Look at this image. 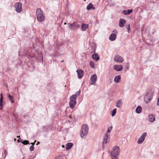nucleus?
Returning <instances> with one entry per match:
<instances>
[{
  "label": "nucleus",
  "instance_id": "obj_51",
  "mask_svg": "<svg viewBox=\"0 0 159 159\" xmlns=\"http://www.w3.org/2000/svg\"><path fill=\"white\" fill-rule=\"evenodd\" d=\"M62 147H64V146H63V145H62Z\"/></svg>",
  "mask_w": 159,
  "mask_h": 159
},
{
  "label": "nucleus",
  "instance_id": "obj_24",
  "mask_svg": "<svg viewBox=\"0 0 159 159\" xmlns=\"http://www.w3.org/2000/svg\"><path fill=\"white\" fill-rule=\"evenodd\" d=\"M73 144L71 143H68L66 145V148L67 150H68L70 149L72 147Z\"/></svg>",
  "mask_w": 159,
  "mask_h": 159
},
{
  "label": "nucleus",
  "instance_id": "obj_23",
  "mask_svg": "<svg viewBox=\"0 0 159 159\" xmlns=\"http://www.w3.org/2000/svg\"><path fill=\"white\" fill-rule=\"evenodd\" d=\"M95 8L93 6V4L90 3H89L86 7V9L87 10H89L91 9H95Z\"/></svg>",
  "mask_w": 159,
  "mask_h": 159
},
{
  "label": "nucleus",
  "instance_id": "obj_10",
  "mask_svg": "<svg viewBox=\"0 0 159 159\" xmlns=\"http://www.w3.org/2000/svg\"><path fill=\"white\" fill-rule=\"evenodd\" d=\"M110 136L108 135H104L102 142L103 147L105 146L107 144L109 143L110 138Z\"/></svg>",
  "mask_w": 159,
  "mask_h": 159
},
{
  "label": "nucleus",
  "instance_id": "obj_7",
  "mask_svg": "<svg viewBox=\"0 0 159 159\" xmlns=\"http://www.w3.org/2000/svg\"><path fill=\"white\" fill-rule=\"evenodd\" d=\"M22 4L19 2H18L15 4V7L16 11L18 13L21 12L22 11Z\"/></svg>",
  "mask_w": 159,
  "mask_h": 159
},
{
  "label": "nucleus",
  "instance_id": "obj_35",
  "mask_svg": "<svg viewBox=\"0 0 159 159\" xmlns=\"http://www.w3.org/2000/svg\"><path fill=\"white\" fill-rule=\"evenodd\" d=\"M61 156H59L57 157L55 159H60Z\"/></svg>",
  "mask_w": 159,
  "mask_h": 159
},
{
  "label": "nucleus",
  "instance_id": "obj_17",
  "mask_svg": "<svg viewBox=\"0 0 159 159\" xmlns=\"http://www.w3.org/2000/svg\"><path fill=\"white\" fill-rule=\"evenodd\" d=\"M116 35L114 33H112L110 36L109 39L111 41H113L116 40Z\"/></svg>",
  "mask_w": 159,
  "mask_h": 159
},
{
  "label": "nucleus",
  "instance_id": "obj_48",
  "mask_svg": "<svg viewBox=\"0 0 159 159\" xmlns=\"http://www.w3.org/2000/svg\"><path fill=\"white\" fill-rule=\"evenodd\" d=\"M63 60L61 61V62H63Z\"/></svg>",
  "mask_w": 159,
  "mask_h": 159
},
{
  "label": "nucleus",
  "instance_id": "obj_16",
  "mask_svg": "<svg viewBox=\"0 0 159 159\" xmlns=\"http://www.w3.org/2000/svg\"><path fill=\"white\" fill-rule=\"evenodd\" d=\"M122 101L121 99H120L117 101L116 102V107L120 108L122 106Z\"/></svg>",
  "mask_w": 159,
  "mask_h": 159
},
{
  "label": "nucleus",
  "instance_id": "obj_22",
  "mask_svg": "<svg viewBox=\"0 0 159 159\" xmlns=\"http://www.w3.org/2000/svg\"><path fill=\"white\" fill-rule=\"evenodd\" d=\"M133 11L132 9H129L128 10H124L123 11V13L125 15H128L131 13Z\"/></svg>",
  "mask_w": 159,
  "mask_h": 159
},
{
  "label": "nucleus",
  "instance_id": "obj_11",
  "mask_svg": "<svg viewBox=\"0 0 159 159\" xmlns=\"http://www.w3.org/2000/svg\"><path fill=\"white\" fill-rule=\"evenodd\" d=\"M97 80V76L95 74L93 75L90 77V84L91 85L94 84L96 82Z\"/></svg>",
  "mask_w": 159,
  "mask_h": 159
},
{
  "label": "nucleus",
  "instance_id": "obj_9",
  "mask_svg": "<svg viewBox=\"0 0 159 159\" xmlns=\"http://www.w3.org/2000/svg\"><path fill=\"white\" fill-rule=\"evenodd\" d=\"M114 60L115 62L119 63H122L124 61L123 57L119 55L115 56Z\"/></svg>",
  "mask_w": 159,
  "mask_h": 159
},
{
  "label": "nucleus",
  "instance_id": "obj_15",
  "mask_svg": "<svg viewBox=\"0 0 159 159\" xmlns=\"http://www.w3.org/2000/svg\"><path fill=\"white\" fill-rule=\"evenodd\" d=\"M126 20L123 19H120L119 22V26L121 27H123L126 23Z\"/></svg>",
  "mask_w": 159,
  "mask_h": 159
},
{
  "label": "nucleus",
  "instance_id": "obj_34",
  "mask_svg": "<svg viewBox=\"0 0 159 159\" xmlns=\"http://www.w3.org/2000/svg\"><path fill=\"white\" fill-rule=\"evenodd\" d=\"M4 154H5V157H6V156H7V151L6 149H4Z\"/></svg>",
  "mask_w": 159,
  "mask_h": 159
},
{
  "label": "nucleus",
  "instance_id": "obj_44",
  "mask_svg": "<svg viewBox=\"0 0 159 159\" xmlns=\"http://www.w3.org/2000/svg\"><path fill=\"white\" fill-rule=\"evenodd\" d=\"M37 143H40L39 142H38Z\"/></svg>",
  "mask_w": 159,
  "mask_h": 159
},
{
  "label": "nucleus",
  "instance_id": "obj_3",
  "mask_svg": "<svg viewBox=\"0 0 159 159\" xmlns=\"http://www.w3.org/2000/svg\"><path fill=\"white\" fill-rule=\"evenodd\" d=\"M36 14L37 20L40 22L43 21L45 17L43 15V11L40 8H38L36 11Z\"/></svg>",
  "mask_w": 159,
  "mask_h": 159
},
{
  "label": "nucleus",
  "instance_id": "obj_28",
  "mask_svg": "<svg viewBox=\"0 0 159 159\" xmlns=\"http://www.w3.org/2000/svg\"><path fill=\"white\" fill-rule=\"evenodd\" d=\"M8 97L11 103H13L14 102V100L12 96H11L10 94H9L8 95Z\"/></svg>",
  "mask_w": 159,
  "mask_h": 159
},
{
  "label": "nucleus",
  "instance_id": "obj_49",
  "mask_svg": "<svg viewBox=\"0 0 159 159\" xmlns=\"http://www.w3.org/2000/svg\"><path fill=\"white\" fill-rule=\"evenodd\" d=\"M36 140H35V141H34V143H35V142H36Z\"/></svg>",
  "mask_w": 159,
  "mask_h": 159
},
{
  "label": "nucleus",
  "instance_id": "obj_29",
  "mask_svg": "<svg viewBox=\"0 0 159 159\" xmlns=\"http://www.w3.org/2000/svg\"><path fill=\"white\" fill-rule=\"evenodd\" d=\"M20 142L24 145H26L29 144V141L28 140H25L23 141V140L20 141Z\"/></svg>",
  "mask_w": 159,
  "mask_h": 159
},
{
  "label": "nucleus",
  "instance_id": "obj_42",
  "mask_svg": "<svg viewBox=\"0 0 159 159\" xmlns=\"http://www.w3.org/2000/svg\"><path fill=\"white\" fill-rule=\"evenodd\" d=\"M4 85L6 86L7 87V84H5Z\"/></svg>",
  "mask_w": 159,
  "mask_h": 159
},
{
  "label": "nucleus",
  "instance_id": "obj_46",
  "mask_svg": "<svg viewBox=\"0 0 159 159\" xmlns=\"http://www.w3.org/2000/svg\"><path fill=\"white\" fill-rule=\"evenodd\" d=\"M66 23H65L64 24V25H66Z\"/></svg>",
  "mask_w": 159,
  "mask_h": 159
},
{
  "label": "nucleus",
  "instance_id": "obj_32",
  "mask_svg": "<svg viewBox=\"0 0 159 159\" xmlns=\"http://www.w3.org/2000/svg\"><path fill=\"white\" fill-rule=\"evenodd\" d=\"M34 147L33 145H31L30 148V151H32L34 150Z\"/></svg>",
  "mask_w": 159,
  "mask_h": 159
},
{
  "label": "nucleus",
  "instance_id": "obj_18",
  "mask_svg": "<svg viewBox=\"0 0 159 159\" xmlns=\"http://www.w3.org/2000/svg\"><path fill=\"white\" fill-rule=\"evenodd\" d=\"M121 80L120 76L119 75H116L114 78V81L116 83H119Z\"/></svg>",
  "mask_w": 159,
  "mask_h": 159
},
{
  "label": "nucleus",
  "instance_id": "obj_36",
  "mask_svg": "<svg viewBox=\"0 0 159 159\" xmlns=\"http://www.w3.org/2000/svg\"><path fill=\"white\" fill-rule=\"evenodd\" d=\"M0 102H3V98H0Z\"/></svg>",
  "mask_w": 159,
  "mask_h": 159
},
{
  "label": "nucleus",
  "instance_id": "obj_5",
  "mask_svg": "<svg viewBox=\"0 0 159 159\" xmlns=\"http://www.w3.org/2000/svg\"><path fill=\"white\" fill-rule=\"evenodd\" d=\"M76 98L75 97L71 96L70 98V101L69 102L70 107L73 109L75 106L76 103Z\"/></svg>",
  "mask_w": 159,
  "mask_h": 159
},
{
  "label": "nucleus",
  "instance_id": "obj_40",
  "mask_svg": "<svg viewBox=\"0 0 159 159\" xmlns=\"http://www.w3.org/2000/svg\"><path fill=\"white\" fill-rule=\"evenodd\" d=\"M34 144H35L34 143H31V144L32 145H33V146L34 145Z\"/></svg>",
  "mask_w": 159,
  "mask_h": 159
},
{
  "label": "nucleus",
  "instance_id": "obj_26",
  "mask_svg": "<svg viewBox=\"0 0 159 159\" xmlns=\"http://www.w3.org/2000/svg\"><path fill=\"white\" fill-rule=\"evenodd\" d=\"M80 90H79V91L76 92L75 94L72 95L71 96L73 97H75V98H76L80 94Z\"/></svg>",
  "mask_w": 159,
  "mask_h": 159
},
{
  "label": "nucleus",
  "instance_id": "obj_33",
  "mask_svg": "<svg viewBox=\"0 0 159 159\" xmlns=\"http://www.w3.org/2000/svg\"><path fill=\"white\" fill-rule=\"evenodd\" d=\"M156 104L157 106H159V96L157 98V101Z\"/></svg>",
  "mask_w": 159,
  "mask_h": 159
},
{
  "label": "nucleus",
  "instance_id": "obj_39",
  "mask_svg": "<svg viewBox=\"0 0 159 159\" xmlns=\"http://www.w3.org/2000/svg\"><path fill=\"white\" fill-rule=\"evenodd\" d=\"M0 95H1V98H3L2 95V93Z\"/></svg>",
  "mask_w": 159,
  "mask_h": 159
},
{
  "label": "nucleus",
  "instance_id": "obj_4",
  "mask_svg": "<svg viewBox=\"0 0 159 159\" xmlns=\"http://www.w3.org/2000/svg\"><path fill=\"white\" fill-rule=\"evenodd\" d=\"M153 93L151 92H148L144 96V101L146 103L149 102L152 98Z\"/></svg>",
  "mask_w": 159,
  "mask_h": 159
},
{
  "label": "nucleus",
  "instance_id": "obj_43",
  "mask_svg": "<svg viewBox=\"0 0 159 159\" xmlns=\"http://www.w3.org/2000/svg\"><path fill=\"white\" fill-rule=\"evenodd\" d=\"M17 141L18 142H20V141H19V140H17Z\"/></svg>",
  "mask_w": 159,
  "mask_h": 159
},
{
  "label": "nucleus",
  "instance_id": "obj_27",
  "mask_svg": "<svg viewBox=\"0 0 159 159\" xmlns=\"http://www.w3.org/2000/svg\"><path fill=\"white\" fill-rule=\"evenodd\" d=\"M116 108H114L111 112V116H114L116 114Z\"/></svg>",
  "mask_w": 159,
  "mask_h": 159
},
{
  "label": "nucleus",
  "instance_id": "obj_14",
  "mask_svg": "<svg viewBox=\"0 0 159 159\" xmlns=\"http://www.w3.org/2000/svg\"><path fill=\"white\" fill-rule=\"evenodd\" d=\"M77 73L78 78L80 79L82 78L83 75L84 71L81 69H79L76 70Z\"/></svg>",
  "mask_w": 159,
  "mask_h": 159
},
{
  "label": "nucleus",
  "instance_id": "obj_19",
  "mask_svg": "<svg viewBox=\"0 0 159 159\" xmlns=\"http://www.w3.org/2000/svg\"><path fill=\"white\" fill-rule=\"evenodd\" d=\"M88 27L89 25L88 24L83 23L82 24L81 26V30L83 31H85Z\"/></svg>",
  "mask_w": 159,
  "mask_h": 159
},
{
  "label": "nucleus",
  "instance_id": "obj_2",
  "mask_svg": "<svg viewBox=\"0 0 159 159\" xmlns=\"http://www.w3.org/2000/svg\"><path fill=\"white\" fill-rule=\"evenodd\" d=\"M89 131V127L85 124L83 125L80 131L81 137L83 138H85Z\"/></svg>",
  "mask_w": 159,
  "mask_h": 159
},
{
  "label": "nucleus",
  "instance_id": "obj_41",
  "mask_svg": "<svg viewBox=\"0 0 159 159\" xmlns=\"http://www.w3.org/2000/svg\"><path fill=\"white\" fill-rule=\"evenodd\" d=\"M20 136H17V138H19V139H20Z\"/></svg>",
  "mask_w": 159,
  "mask_h": 159
},
{
  "label": "nucleus",
  "instance_id": "obj_38",
  "mask_svg": "<svg viewBox=\"0 0 159 159\" xmlns=\"http://www.w3.org/2000/svg\"><path fill=\"white\" fill-rule=\"evenodd\" d=\"M2 106H1V107L0 106V110H2Z\"/></svg>",
  "mask_w": 159,
  "mask_h": 159
},
{
  "label": "nucleus",
  "instance_id": "obj_50",
  "mask_svg": "<svg viewBox=\"0 0 159 159\" xmlns=\"http://www.w3.org/2000/svg\"><path fill=\"white\" fill-rule=\"evenodd\" d=\"M115 31H113V32H115Z\"/></svg>",
  "mask_w": 159,
  "mask_h": 159
},
{
  "label": "nucleus",
  "instance_id": "obj_45",
  "mask_svg": "<svg viewBox=\"0 0 159 159\" xmlns=\"http://www.w3.org/2000/svg\"><path fill=\"white\" fill-rule=\"evenodd\" d=\"M86 0H84V2H85V1H86Z\"/></svg>",
  "mask_w": 159,
  "mask_h": 159
},
{
  "label": "nucleus",
  "instance_id": "obj_20",
  "mask_svg": "<svg viewBox=\"0 0 159 159\" xmlns=\"http://www.w3.org/2000/svg\"><path fill=\"white\" fill-rule=\"evenodd\" d=\"M92 58L94 60L96 61H98L99 59L98 55L96 53H94L92 55Z\"/></svg>",
  "mask_w": 159,
  "mask_h": 159
},
{
  "label": "nucleus",
  "instance_id": "obj_12",
  "mask_svg": "<svg viewBox=\"0 0 159 159\" xmlns=\"http://www.w3.org/2000/svg\"><path fill=\"white\" fill-rule=\"evenodd\" d=\"M148 120L149 122L153 123L155 120V116L152 114H149L148 117Z\"/></svg>",
  "mask_w": 159,
  "mask_h": 159
},
{
  "label": "nucleus",
  "instance_id": "obj_37",
  "mask_svg": "<svg viewBox=\"0 0 159 159\" xmlns=\"http://www.w3.org/2000/svg\"><path fill=\"white\" fill-rule=\"evenodd\" d=\"M1 106H2V102H0V106L1 107Z\"/></svg>",
  "mask_w": 159,
  "mask_h": 159
},
{
  "label": "nucleus",
  "instance_id": "obj_1",
  "mask_svg": "<svg viewBox=\"0 0 159 159\" xmlns=\"http://www.w3.org/2000/svg\"><path fill=\"white\" fill-rule=\"evenodd\" d=\"M120 149L117 146L114 147L111 152V159H118L120 153Z\"/></svg>",
  "mask_w": 159,
  "mask_h": 159
},
{
  "label": "nucleus",
  "instance_id": "obj_30",
  "mask_svg": "<svg viewBox=\"0 0 159 159\" xmlns=\"http://www.w3.org/2000/svg\"><path fill=\"white\" fill-rule=\"evenodd\" d=\"M90 65L92 68H95L94 63L93 62H92V61L90 62Z\"/></svg>",
  "mask_w": 159,
  "mask_h": 159
},
{
  "label": "nucleus",
  "instance_id": "obj_21",
  "mask_svg": "<svg viewBox=\"0 0 159 159\" xmlns=\"http://www.w3.org/2000/svg\"><path fill=\"white\" fill-rule=\"evenodd\" d=\"M142 108L140 106H138L135 109V112L137 114H140L141 112Z\"/></svg>",
  "mask_w": 159,
  "mask_h": 159
},
{
  "label": "nucleus",
  "instance_id": "obj_6",
  "mask_svg": "<svg viewBox=\"0 0 159 159\" xmlns=\"http://www.w3.org/2000/svg\"><path fill=\"white\" fill-rule=\"evenodd\" d=\"M68 25L69 29L71 30H74L77 29L80 27V25L75 22L71 24L68 23Z\"/></svg>",
  "mask_w": 159,
  "mask_h": 159
},
{
  "label": "nucleus",
  "instance_id": "obj_31",
  "mask_svg": "<svg viewBox=\"0 0 159 159\" xmlns=\"http://www.w3.org/2000/svg\"><path fill=\"white\" fill-rule=\"evenodd\" d=\"M125 27L126 29L128 30V31L129 32V31L130 30V25L129 24H128V25H126L125 26Z\"/></svg>",
  "mask_w": 159,
  "mask_h": 159
},
{
  "label": "nucleus",
  "instance_id": "obj_47",
  "mask_svg": "<svg viewBox=\"0 0 159 159\" xmlns=\"http://www.w3.org/2000/svg\"><path fill=\"white\" fill-rule=\"evenodd\" d=\"M16 139H14V140H15V141H16Z\"/></svg>",
  "mask_w": 159,
  "mask_h": 159
},
{
  "label": "nucleus",
  "instance_id": "obj_25",
  "mask_svg": "<svg viewBox=\"0 0 159 159\" xmlns=\"http://www.w3.org/2000/svg\"><path fill=\"white\" fill-rule=\"evenodd\" d=\"M112 126H111L110 127H109L106 132L105 134V135H108L110 136V133L111 131V130H112Z\"/></svg>",
  "mask_w": 159,
  "mask_h": 159
},
{
  "label": "nucleus",
  "instance_id": "obj_13",
  "mask_svg": "<svg viewBox=\"0 0 159 159\" xmlns=\"http://www.w3.org/2000/svg\"><path fill=\"white\" fill-rule=\"evenodd\" d=\"M114 69L117 71H121L123 68V66L121 65H114L113 66Z\"/></svg>",
  "mask_w": 159,
  "mask_h": 159
},
{
  "label": "nucleus",
  "instance_id": "obj_8",
  "mask_svg": "<svg viewBox=\"0 0 159 159\" xmlns=\"http://www.w3.org/2000/svg\"><path fill=\"white\" fill-rule=\"evenodd\" d=\"M147 134L146 132H144L138 139L137 142V143L138 144H141L144 141L145 138L147 136Z\"/></svg>",
  "mask_w": 159,
  "mask_h": 159
}]
</instances>
